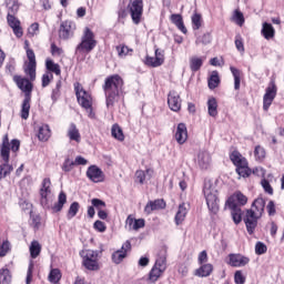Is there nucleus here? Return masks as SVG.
Segmentation results:
<instances>
[{"mask_svg": "<svg viewBox=\"0 0 284 284\" xmlns=\"http://www.w3.org/2000/svg\"><path fill=\"white\" fill-rule=\"evenodd\" d=\"M27 58L29 63L27 64L24 72L30 77L31 81H34V79H37V55L32 49H27Z\"/></svg>", "mask_w": 284, "mask_h": 284, "instance_id": "f8f14e48", "label": "nucleus"}, {"mask_svg": "<svg viewBox=\"0 0 284 284\" xmlns=\"http://www.w3.org/2000/svg\"><path fill=\"white\" fill-rule=\"evenodd\" d=\"M87 176L93 183H103V181L105 179L103 171L97 165H91L88 168Z\"/></svg>", "mask_w": 284, "mask_h": 284, "instance_id": "dca6fc26", "label": "nucleus"}, {"mask_svg": "<svg viewBox=\"0 0 284 284\" xmlns=\"http://www.w3.org/2000/svg\"><path fill=\"white\" fill-rule=\"evenodd\" d=\"M67 136L69 141H74L75 143H79L81 141V132L79 131V128H77V124H69L67 129Z\"/></svg>", "mask_w": 284, "mask_h": 284, "instance_id": "b1692460", "label": "nucleus"}, {"mask_svg": "<svg viewBox=\"0 0 284 284\" xmlns=\"http://www.w3.org/2000/svg\"><path fill=\"white\" fill-rule=\"evenodd\" d=\"M129 9L133 23L139 26L141 23V17H143V0H130Z\"/></svg>", "mask_w": 284, "mask_h": 284, "instance_id": "9d476101", "label": "nucleus"}, {"mask_svg": "<svg viewBox=\"0 0 284 284\" xmlns=\"http://www.w3.org/2000/svg\"><path fill=\"white\" fill-rule=\"evenodd\" d=\"M130 250H132V244L130 243V241H126L120 250L115 251L112 254L113 263H115V265L123 263V258L128 256V252H130Z\"/></svg>", "mask_w": 284, "mask_h": 284, "instance_id": "f3484780", "label": "nucleus"}, {"mask_svg": "<svg viewBox=\"0 0 284 284\" xmlns=\"http://www.w3.org/2000/svg\"><path fill=\"white\" fill-rule=\"evenodd\" d=\"M111 134L113 139H116L118 141H125V135L123 134V130L119 124H113L111 129Z\"/></svg>", "mask_w": 284, "mask_h": 284, "instance_id": "ea45409f", "label": "nucleus"}, {"mask_svg": "<svg viewBox=\"0 0 284 284\" xmlns=\"http://www.w3.org/2000/svg\"><path fill=\"white\" fill-rule=\"evenodd\" d=\"M189 65L191 72H199L201 68H203V58L200 57H191L189 60Z\"/></svg>", "mask_w": 284, "mask_h": 284, "instance_id": "473e14b6", "label": "nucleus"}, {"mask_svg": "<svg viewBox=\"0 0 284 284\" xmlns=\"http://www.w3.org/2000/svg\"><path fill=\"white\" fill-rule=\"evenodd\" d=\"M50 136H52V131L50 130V125L42 124L41 126H39V130H38L39 141H42V142L49 141Z\"/></svg>", "mask_w": 284, "mask_h": 284, "instance_id": "c756f323", "label": "nucleus"}, {"mask_svg": "<svg viewBox=\"0 0 284 284\" xmlns=\"http://www.w3.org/2000/svg\"><path fill=\"white\" fill-rule=\"evenodd\" d=\"M230 70L234 78V90H241V70L234 67H231Z\"/></svg>", "mask_w": 284, "mask_h": 284, "instance_id": "a19ab883", "label": "nucleus"}, {"mask_svg": "<svg viewBox=\"0 0 284 284\" xmlns=\"http://www.w3.org/2000/svg\"><path fill=\"white\" fill-rule=\"evenodd\" d=\"M260 219L261 217L258 215H256L255 213H253V211L246 210L243 221L245 223L246 232L248 234H254V232L256 231V227H258Z\"/></svg>", "mask_w": 284, "mask_h": 284, "instance_id": "ddd939ff", "label": "nucleus"}, {"mask_svg": "<svg viewBox=\"0 0 284 284\" xmlns=\"http://www.w3.org/2000/svg\"><path fill=\"white\" fill-rule=\"evenodd\" d=\"M8 14L14 16L19 12V2L17 0H9L7 2Z\"/></svg>", "mask_w": 284, "mask_h": 284, "instance_id": "c03bdc74", "label": "nucleus"}, {"mask_svg": "<svg viewBox=\"0 0 284 284\" xmlns=\"http://www.w3.org/2000/svg\"><path fill=\"white\" fill-rule=\"evenodd\" d=\"M168 104L170 110L179 112L181 110V95H179L176 91L169 92Z\"/></svg>", "mask_w": 284, "mask_h": 284, "instance_id": "aec40b11", "label": "nucleus"}, {"mask_svg": "<svg viewBox=\"0 0 284 284\" xmlns=\"http://www.w3.org/2000/svg\"><path fill=\"white\" fill-rule=\"evenodd\" d=\"M278 92V88H276V82L274 80H271L268 83V87L265 90V94L263 97V110L267 112L270 110V105L274 102V99H276V94Z\"/></svg>", "mask_w": 284, "mask_h": 284, "instance_id": "1a4fd4ad", "label": "nucleus"}, {"mask_svg": "<svg viewBox=\"0 0 284 284\" xmlns=\"http://www.w3.org/2000/svg\"><path fill=\"white\" fill-rule=\"evenodd\" d=\"M234 281L236 284H245V275H243V271L235 272Z\"/></svg>", "mask_w": 284, "mask_h": 284, "instance_id": "680f3d73", "label": "nucleus"}, {"mask_svg": "<svg viewBox=\"0 0 284 284\" xmlns=\"http://www.w3.org/2000/svg\"><path fill=\"white\" fill-rule=\"evenodd\" d=\"M236 201L240 205H246L247 196L243 195V193L241 192H236L231 197H229V200L226 201V204L229 207H239V204H236Z\"/></svg>", "mask_w": 284, "mask_h": 284, "instance_id": "4be33fe9", "label": "nucleus"}, {"mask_svg": "<svg viewBox=\"0 0 284 284\" xmlns=\"http://www.w3.org/2000/svg\"><path fill=\"white\" fill-rule=\"evenodd\" d=\"M0 181L12 173L14 168L10 164V141L4 135L0 148Z\"/></svg>", "mask_w": 284, "mask_h": 284, "instance_id": "7ed1b4c3", "label": "nucleus"}, {"mask_svg": "<svg viewBox=\"0 0 284 284\" xmlns=\"http://www.w3.org/2000/svg\"><path fill=\"white\" fill-rule=\"evenodd\" d=\"M265 252H267V245H265L263 242H257L255 244V254L261 256L262 254H265Z\"/></svg>", "mask_w": 284, "mask_h": 284, "instance_id": "4d7b16f0", "label": "nucleus"}, {"mask_svg": "<svg viewBox=\"0 0 284 284\" xmlns=\"http://www.w3.org/2000/svg\"><path fill=\"white\" fill-rule=\"evenodd\" d=\"M254 156L256 161H263V159H265V149L261 145H256Z\"/></svg>", "mask_w": 284, "mask_h": 284, "instance_id": "8fccbe9b", "label": "nucleus"}, {"mask_svg": "<svg viewBox=\"0 0 284 284\" xmlns=\"http://www.w3.org/2000/svg\"><path fill=\"white\" fill-rule=\"evenodd\" d=\"M116 52H118L119 57L123 58V57H128V54H130V52H132V50H130V48H128V45L120 44L116 47Z\"/></svg>", "mask_w": 284, "mask_h": 284, "instance_id": "5fc2aeb1", "label": "nucleus"}, {"mask_svg": "<svg viewBox=\"0 0 284 284\" xmlns=\"http://www.w3.org/2000/svg\"><path fill=\"white\" fill-rule=\"evenodd\" d=\"M154 57L146 55L145 65L150 68H161L165 63V50L155 49Z\"/></svg>", "mask_w": 284, "mask_h": 284, "instance_id": "9b49d317", "label": "nucleus"}, {"mask_svg": "<svg viewBox=\"0 0 284 284\" xmlns=\"http://www.w3.org/2000/svg\"><path fill=\"white\" fill-rule=\"evenodd\" d=\"M207 114L210 116L216 118L219 116V102L216 101V98L212 97L207 100Z\"/></svg>", "mask_w": 284, "mask_h": 284, "instance_id": "c85d7f7f", "label": "nucleus"}, {"mask_svg": "<svg viewBox=\"0 0 284 284\" xmlns=\"http://www.w3.org/2000/svg\"><path fill=\"white\" fill-rule=\"evenodd\" d=\"M97 48V39L94 32L90 28H85L81 38V43L75 48V52H92Z\"/></svg>", "mask_w": 284, "mask_h": 284, "instance_id": "6e6552de", "label": "nucleus"}, {"mask_svg": "<svg viewBox=\"0 0 284 284\" xmlns=\"http://www.w3.org/2000/svg\"><path fill=\"white\" fill-rule=\"evenodd\" d=\"M165 207V201L163 200H155V201H150L144 207L145 214H151L156 210H163Z\"/></svg>", "mask_w": 284, "mask_h": 284, "instance_id": "a878e982", "label": "nucleus"}, {"mask_svg": "<svg viewBox=\"0 0 284 284\" xmlns=\"http://www.w3.org/2000/svg\"><path fill=\"white\" fill-rule=\"evenodd\" d=\"M191 21H192L193 30L201 29V21H202L201 14L194 13L191 18Z\"/></svg>", "mask_w": 284, "mask_h": 284, "instance_id": "864d4df0", "label": "nucleus"}, {"mask_svg": "<svg viewBox=\"0 0 284 284\" xmlns=\"http://www.w3.org/2000/svg\"><path fill=\"white\" fill-rule=\"evenodd\" d=\"M214 272V266L212 264H202L199 268L195 270L194 276L199 278H205Z\"/></svg>", "mask_w": 284, "mask_h": 284, "instance_id": "cd10ccee", "label": "nucleus"}, {"mask_svg": "<svg viewBox=\"0 0 284 284\" xmlns=\"http://www.w3.org/2000/svg\"><path fill=\"white\" fill-rule=\"evenodd\" d=\"M190 210V205L182 203L179 205L178 212L175 214V225H181L183 221H185V216H187V212Z\"/></svg>", "mask_w": 284, "mask_h": 284, "instance_id": "bb28decb", "label": "nucleus"}, {"mask_svg": "<svg viewBox=\"0 0 284 284\" xmlns=\"http://www.w3.org/2000/svg\"><path fill=\"white\" fill-rule=\"evenodd\" d=\"M45 68L48 72H53V74H57V77H61V65H59V63H54V61L47 59Z\"/></svg>", "mask_w": 284, "mask_h": 284, "instance_id": "c9c22d12", "label": "nucleus"}, {"mask_svg": "<svg viewBox=\"0 0 284 284\" xmlns=\"http://www.w3.org/2000/svg\"><path fill=\"white\" fill-rule=\"evenodd\" d=\"M200 43H202V45H210V43H212V33H204L202 37H199L195 44L199 45Z\"/></svg>", "mask_w": 284, "mask_h": 284, "instance_id": "49530a36", "label": "nucleus"}, {"mask_svg": "<svg viewBox=\"0 0 284 284\" xmlns=\"http://www.w3.org/2000/svg\"><path fill=\"white\" fill-rule=\"evenodd\" d=\"M103 92L108 110L114 108L121 99L123 92V79L119 74H113L104 80Z\"/></svg>", "mask_w": 284, "mask_h": 284, "instance_id": "f257e3e1", "label": "nucleus"}, {"mask_svg": "<svg viewBox=\"0 0 284 284\" xmlns=\"http://www.w3.org/2000/svg\"><path fill=\"white\" fill-rule=\"evenodd\" d=\"M248 212H253L256 216H260V219H262L263 214H265V199H255L251 205V209H248Z\"/></svg>", "mask_w": 284, "mask_h": 284, "instance_id": "6ab92c4d", "label": "nucleus"}, {"mask_svg": "<svg viewBox=\"0 0 284 284\" xmlns=\"http://www.w3.org/2000/svg\"><path fill=\"white\" fill-rule=\"evenodd\" d=\"M230 159L236 168L241 165H245L247 163V159L243 156L239 151H233L230 155Z\"/></svg>", "mask_w": 284, "mask_h": 284, "instance_id": "7c9ffc66", "label": "nucleus"}, {"mask_svg": "<svg viewBox=\"0 0 284 284\" xmlns=\"http://www.w3.org/2000/svg\"><path fill=\"white\" fill-rule=\"evenodd\" d=\"M52 194V182L50 178L43 179L40 187V203L43 207L48 205V196Z\"/></svg>", "mask_w": 284, "mask_h": 284, "instance_id": "2eb2a0df", "label": "nucleus"}, {"mask_svg": "<svg viewBox=\"0 0 284 284\" xmlns=\"http://www.w3.org/2000/svg\"><path fill=\"white\" fill-rule=\"evenodd\" d=\"M175 141L180 144L183 145L185 141H187V126L185 123H179L176 131H175Z\"/></svg>", "mask_w": 284, "mask_h": 284, "instance_id": "5701e85b", "label": "nucleus"}, {"mask_svg": "<svg viewBox=\"0 0 284 284\" xmlns=\"http://www.w3.org/2000/svg\"><path fill=\"white\" fill-rule=\"evenodd\" d=\"M236 172L239 176H243V179L250 176V174L252 173V171H250V166H247V162L245 163V165L236 166Z\"/></svg>", "mask_w": 284, "mask_h": 284, "instance_id": "de8ad7c7", "label": "nucleus"}, {"mask_svg": "<svg viewBox=\"0 0 284 284\" xmlns=\"http://www.w3.org/2000/svg\"><path fill=\"white\" fill-rule=\"evenodd\" d=\"M81 207V205L79 204V202H73L71 203L69 211H68V219H74V216H77V214H79V209Z\"/></svg>", "mask_w": 284, "mask_h": 284, "instance_id": "a18cd8bd", "label": "nucleus"}, {"mask_svg": "<svg viewBox=\"0 0 284 284\" xmlns=\"http://www.w3.org/2000/svg\"><path fill=\"white\" fill-rule=\"evenodd\" d=\"M10 241L6 240L0 244V258H3V256H7L8 252H10Z\"/></svg>", "mask_w": 284, "mask_h": 284, "instance_id": "09e8293b", "label": "nucleus"}, {"mask_svg": "<svg viewBox=\"0 0 284 284\" xmlns=\"http://www.w3.org/2000/svg\"><path fill=\"white\" fill-rule=\"evenodd\" d=\"M14 83L18 85L19 90L24 92V99L21 105V119L28 120L30 116V101H32V84L30 80L22 78L21 75L13 77Z\"/></svg>", "mask_w": 284, "mask_h": 284, "instance_id": "f03ea898", "label": "nucleus"}, {"mask_svg": "<svg viewBox=\"0 0 284 284\" xmlns=\"http://www.w3.org/2000/svg\"><path fill=\"white\" fill-rule=\"evenodd\" d=\"M261 185H262L263 190L266 192V194H271V195L274 194V189L270 184V181H267L266 179H263L261 181Z\"/></svg>", "mask_w": 284, "mask_h": 284, "instance_id": "bf43d9fd", "label": "nucleus"}, {"mask_svg": "<svg viewBox=\"0 0 284 284\" xmlns=\"http://www.w3.org/2000/svg\"><path fill=\"white\" fill-rule=\"evenodd\" d=\"M74 161L70 158H67L62 164L63 172H72L74 170Z\"/></svg>", "mask_w": 284, "mask_h": 284, "instance_id": "603ef678", "label": "nucleus"}, {"mask_svg": "<svg viewBox=\"0 0 284 284\" xmlns=\"http://www.w3.org/2000/svg\"><path fill=\"white\" fill-rule=\"evenodd\" d=\"M82 265L90 272H98L99 270V251L82 250L80 252Z\"/></svg>", "mask_w": 284, "mask_h": 284, "instance_id": "0eeeda50", "label": "nucleus"}, {"mask_svg": "<svg viewBox=\"0 0 284 284\" xmlns=\"http://www.w3.org/2000/svg\"><path fill=\"white\" fill-rule=\"evenodd\" d=\"M262 34L264 39L270 41V39H274V36L276 34V30H274V27L272 23L264 22L262 24Z\"/></svg>", "mask_w": 284, "mask_h": 284, "instance_id": "2f4dec72", "label": "nucleus"}, {"mask_svg": "<svg viewBox=\"0 0 284 284\" xmlns=\"http://www.w3.org/2000/svg\"><path fill=\"white\" fill-rule=\"evenodd\" d=\"M68 203V195L65 192L61 191L58 196V202L52 206L53 212H61L63 210V205Z\"/></svg>", "mask_w": 284, "mask_h": 284, "instance_id": "f704fd0d", "label": "nucleus"}, {"mask_svg": "<svg viewBox=\"0 0 284 284\" xmlns=\"http://www.w3.org/2000/svg\"><path fill=\"white\" fill-rule=\"evenodd\" d=\"M7 21H8V26H10L11 29L17 28L18 26H21V21H19V19H17L12 14L7 16Z\"/></svg>", "mask_w": 284, "mask_h": 284, "instance_id": "6e6d98bb", "label": "nucleus"}, {"mask_svg": "<svg viewBox=\"0 0 284 284\" xmlns=\"http://www.w3.org/2000/svg\"><path fill=\"white\" fill-rule=\"evenodd\" d=\"M231 210L232 219L235 225L243 221V211L239 206H229Z\"/></svg>", "mask_w": 284, "mask_h": 284, "instance_id": "e433bc0d", "label": "nucleus"}, {"mask_svg": "<svg viewBox=\"0 0 284 284\" xmlns=\"http://www.w3.org/2000/svg\"><path fill=\"white\" fill-rule=\"evenodd\" d=\"M34 270V264L30 263L28 271H27V278H26V284H31L32 283V272Z\"/></svg>", "mask_w": 284, "mask_h": 284, "instance_id": "69168bd1", "label": "nucleus"}, {"mask_svg": "<svg viewBox=\"0 0 284 284\" xmlns=\"http://www.w3.org/2000/svg\"><path fill=\"white\" fill-rule=\"evenodd\" d=\"M61 270H59V268H53V270H51L50 271V273H49V282L50 283H54V284H57V283H59V281H61Z\"/></svg>", "mask_w": 284, "mask_h": 284, "instance_id": "37998d69", "label": "nucleus"}, {"mask_svg": "<svg viewBox=\"0 0 284 284\" xmlns=\"http://www.w3.org/2000/svg\"><path fill=\"white\" fill-rule=\"evenodd\" d=\"M74 30H77V24L73 21H63L60 24L59 37L67 41V39L74 37Z\"/></svg>", "mask_w": 284, "mask_h": 284, "instance_id": "4468645a", "label": "nucleus"}, {"mask_svg": "<svg viewBox=\"0 0 284 284\" xmlns=\"http://www.w3.org/2000/svg\"><path fill=\"white\" fill-rule=\"evenodd\" d=\"M91 204L93 207H97L98 211L103 210V207H105V202H103L102 200H99V199H92Z\"/></svg>", "mask_w": 284, "mask_h": 284, "instance_id": "0e129e2a", "label": "nucleus"}, {"mask_svg": "<svg viewBox=\"0 0 284 284\" xmlns=\"http://www.w3.org/2000/svg\"><path fill=\"white\" fill-rule=\"evenodd\" d=\"M219 83H221V78H219V71H213L211 73V77L209 78L210 90H215V88H219Z\"/></svg>", "mask_w": 284, "mask_h": 284, "instance_id": "58836bf2", "label": "nucleus"}, {"mask_svg": "<svg viewBox=\"0 0 284 284\" xmlns=\"http://www.w3.org/2000/svg\"><path fill=\"white\" fill-rule=\"evenodd\" d=\"M37 32H39V23L34 22L28 29V34L30 37H34V34H37Z\"/></svg>", "mask_w": 284, "mask_h": 284, "instance_id": "774afa93", "label": "nucleus"}, {"mask_svg": "<svg viewBox=\"0 0 284 284\" xmlns=\"http://www.w3.org/2000/svg\"><path fill=\"white\" fill-rule=\"evenodd\" d=\"M210 163H212V155L207 151H200L196 158V164L201 170H207L210 168Z\"/></svg>", "mask_w": 284, "mask_h": 284, "instance_id": "412c9836", "label": "nucleus"}, {"mask_svg": "<svg viewBox=\"0 0 284 284\" xmlns=\"http://www.w3.org/2000/svg\"><path fill=\"white\" fill-rule=\"evenodd\" d=\"M52 79H54V75L50 72H45L42 75V88H48V85H50V82L52 81Z\"/></svg>", "mask_w": 284, "mask_h": 284, "instance_id": "13d9d810", "label": "nucleus"}, {"mask_svg": "<svg viewBox=\"0 0 284 284\" xmlns=\"http://www.w3.org/2000/svg\"><path fill=\"white\" fill-rule=\"evenodd\" d=\"M165 270H168V253L163 250L160 252L154 266L149 273V281H151V283H156Z\"/></svg>", "mask_w": 284, "mask_h": 284, "instance_id": "39448f33", "label": "nucleus"}, {"mask_svg": "<svg viewBox=\"0 0 284 284\" xmlns=\"http://www.w3.org/2000/svg\"><path fill=\"white\" fill-rule=\"evenodd\" d=\"M203 194L206 201V205L213 214L219 212V190H216V185L212 184V182H205Z\"/></svg>", "mask_w": 284, "mask_h": 284, "instance_id": "20e7f679", "label": "nucleus"}, {"mask_svg": "<svg viewBox=\"0 0 284 284\" xmlns=\"http://www.w3.org/2000/svg\"><path fill=\"white\" fill-rule=\"evenodd\" d=\"M233 21L237 26H243V23H245V17L243 16V12L235 10L233 14Z\"/></svg>", "mask_w": 284, "mask_h": 284, "instance_id": "3c124183", "label": "nucleus"}, {"mask_svg": "<svg viewBox=\"0 0 284 284\" xmlns=\"http://www.w3.org/2000/svg\"><path fill=\"white\" fill-rule=\"evenodd\" d=\"M227 263L231 267H245L250 263V257L241 254H230Z\"/></svg>", "mask_w": 284, "mask_h": 284, "instance_id": "a211bd4d", "label": "nucleus"}, {"mask_svg": "<svg viewBox=\"0 0 284 284\" xmlns=\"http://www.w3.org/2000/svg\"><path fill=\"white\" fill-rule=\"evenodd\" d=\"M74 90L78 103L89 112V116L92 119L94 116V113H92V95L79 82L74 83Z\"/></svg>", "mask_w": 284, "mask_h": 284, "instance_id": "423d86ee", "label": "nucleus"}, {"mask_svg": "<svg viewBox=\"0 0 284 284\" xmlns=\"http://www.w3.org/2000/svg\"><path fill=\"white\" fill-rule=\"evenodd\" d=\"M12 282V275H10V270H0V284H10Z\"/></svg>", "mask_w": 284, "mask_h": 284, "instance_id": "79ce46f5", "label": "nucleus"}, {"mask_svg": "<svg viewBox=\"0 0 284 284\" xmlns=\"http://www.w3.org/2000/svg\"><path fill=\"white\" fill-rule=\"evenodd\" d=\"M197 263L200 265H203V263H207V251L200 252L197 256Z\"/></svg>", "mask_w": 284, "mask_h": 284, "instance_id": "338daca9", "label": "nucleus"}, {"mask_svg": "<svg viewBox=\"0 0 284 284\" xmlns=\"http://www.w3.org/2000/svg\"><path fill=\"white\" fill-rule=\"evenodd\" d=\"M51 54L52 57H61L63 54V49L59 48L57 44H51Z\"/></svg>", "mask_w": 284, "mask_h": 284, "instance_id": "e2e57ef3", "label": "nucleus"}, {"mask_svg": "<svg viewBox=\"0 0 284 284\" xmlns=\"http://www.w3.org/2000/svg\"><path fill=\"white\" fill-rule=\"evenodd\" d=\"M29 252L31 258H37L39 254H41V243H39L37 240H33L29 246Z\"/></svg>", "mask_w": 284, "mask_h": 284, "instance_id": "4c0bfd02", "label": "nucleus"}, {"mask_svg": "<svg viewBox=\"0 0 284 284\" xmlns=\"http://www.w3.org/2000/svg\"><path fill=\"white\" fill-rule=\"evenodd\" d=\"M171 21L178 29H180L183 34H187V28L183 23V17L181 14L174 13L171 16Z\"/></svg>", "mask_w": 284, "mask_h": 284, "instance_id": "72a5a7b5", "label": "nucleus"}, {"mask_svg": "<svg viewBox=\"0 0 284 284\" xmlns=\"http://www.w3.org/2000/svg\"><path fill=\"white\" fill-rule=\"evenodd\" d=\"M266 212L268 214V216H274L276 214V204L274 203V201H270L266 205Z\"/></svg>", "mask_w": 284, "mask_h": 284, "instance_id": "052dcab7", "label": "nucleus"}, {"mask_svg": "<svg viewBox=\"0 0 284 284\" xmlns=\"http://www.w3.org/2000/svg\"><path fill=\"white\" fill-rule=\"evenodd\" d=\"M125 223H126V226L129 227V230H134L135 232L145 227V220H143V219L136 220V219L132 217V215H129L126 217Z\"/></svg>", "mask_w": 284, "mask_h": 284, "instance_id": "393cba45", "label": "nucleus"}]
</instances>
